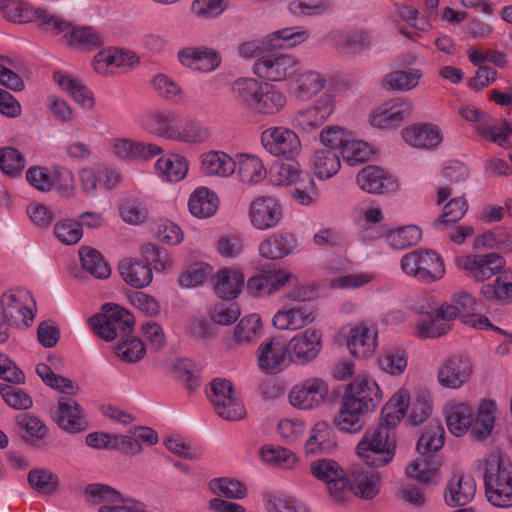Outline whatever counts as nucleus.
Wrapping results in <instances>:
<instances>
[{"mask_svg":"<svg viewBox=\"0 0 512 512\" xmlns=\"http://www.w3.org/2000/svg\"><path fill=\"white\" fill-rule=\"evenodd\" d=\"M359 187L368 193H381L385 188L387 173L380 167L368 165L357 174Z\"/></svg>","mask_w":512,"mask_h":512,"instance_id":"54","label":"nucleus"},{"mask_svg":"<svg viewBox=\"0 0 512 512\" xmlns=\"http://www.w3.org/2000/svg\"><path fill=\"white\" fill-rule=\"evenodd\" d=\"M468 209L467 201L464 197L451 199L443 209V213L433 222L436 230L444 231L449 225L461 220Z\"/></svg>","mask_w":512,"mask_h":512,"instance_id":"55","label":"nucleus"},{"mask_svg":"<svg viewBox=\"0 0 512 512\" xmlns=\"http://www.w3.org/2000/svg\"><path fill=\"white\" fill-rule=\"evenodd\" d=\"M406 475L425 484L436 483L439 480V468L425 459H417L406 468Z\"/></svg>","mask_w":512,"mask_h":512,"instance_id":"62","label":"nucleus"},{"mask_svg":"<svg viewBox=\"0 0 512 512\" xmlns=\"http://www.w3.org/2000/svg\"><path fill=\"white\" fill-rule=\"evenodd\" d=\"M382 477L379 472L355 468L350 474L354 494L364 499H373L381 488Z\"/></svg>","mask_w":512,"mask_h":512,"instance_id":"35","label":"nucleus"},{"mask_svg":"<svg viewBox=\"0 0 512 512\" xmlns=\"http://www.w3.org/2000/svg\"><path fill=\"white\" fill-rule=\"evenodd\" d=\"M55 82L66 91L77 103L85 109H91L94 106L92 92L81 82L72 78L70 75L62 72H55L53 75Z\"/></svg>","mask_w":512,"mask_h":512,"instance_id":"43","label":"nucleus"},{"mask_svg":"<svg viewBox=\"0 0 512 512\" xmlns=\"http://www.w3.org/2000/svg\"><path fill=\"white\" fill-rule=\"evenodd\" d=\"M475 372L471 357L466 354H452L442 360L437 368L438 384L448 390H459L470 383Z\"/></svg>","mask_w":512,"mask_h":512,"instance_id":"8","label":"nucleus"},{"mask_svg":"<svg viewBox=\"0 0 512 512\" xmlns=\"http://www.w3.org/2000/svg\"><path fill=\"white\" fill-rule=\"evenodd\" d=\"M368 412L367 409L355 401H351L343 396L340 410L334 419V423L342 431L358 433L363 427L364 415Z\"/></svg>","mask_w":512,"mask_h":512,"instance_id":"30","label":"nucleus"},{"mask_svg":"<svg viewBox=\"0 0 512 512\" xmlns=\"http://www.w3.org/2000/svg\"><path fill=\"white\" fill-rule=\"evenodd\" d=\"M201 171L207 176L229 177L235 172V158L225 152L211 150L200 156Z\"/></svg>","mask_w":512,"mask_h":512,"instance_id":"33","label":"nucleus"},{"mask_svg":"<svg viewBox=\"0 0 512 512\" xmlns=\"http://www.w3.org/2000/svg\"><path fill=\"white\" fill-rule=\"evenodd\" d=\"M297 247V240L290 233L270 236L259 245V254L266 259L276 260L291 254Z\"/></svg>","mask_w":512,"mask_h":512,"instance_id":"34","label":"nucleus"},{"mask_svg":"<svg viewBox=\"0 0 512 512\" xmlns=\"http://www.w3.org/2000/svg\"><path fill=\"white\" fill-rule=\"evenodd\" d=\"M422 77L423 72L418 68L394 70L385 75L384 82L391 90L411 91L419 85Z\"/></svg>","mask_w":512,"mask_h":512,"instance_id":"48","label":"nucleus"},{"mask_svg":"<svg viewBox=\"0 0 512 512\" xmlns=\"http://www.w3.org/2000/svg\"><path fill=\"white\" fill-rule=\"evenodd\" d=\"M480 293L488 301L512 303V271L499 274L492 283L484 284Z\"/></svg>","mask_w":512,"mask_h":512,"instance_id":"45","label":"nucleus"},{"mask_svg":"<svg viewBox=\"0 0 512 512\" xmlns=\"http://www.w3.org/2000/svg\"><path fill=\"white\" fill-rule=\"evenodd\" d=\"M404 141L418 149H435L443 141L441 128L433 123L414 124L402 131Z\"/></svg>","mask_w":512,"mask_h":512,"instance_id":"23","label":"nucleus"},{"mask_svg":"<svg viewBox=\"0 0 512 512\" xmlns=\"http://www.w3.org/2000/svg\"><path fill=\"white\" fill-rule=\"evenodd\" d=\"M261 457L264 462L282 469H292L297 464V456L282 447H263Z\"/></svg>","mask_w":512,"mask_h":512,"instance_id":"64","label":"nucleus"},{"mask_svg":"<svg viewBox=\"0 0 512 512\" xmlns=\"http://www.w3.org/2000/svg\"><path fill=\"white\" fill-rule=\"evenodd\" d=\"M244 281L245 277L240 271L230 268L222 269L214 278L215 292L223 299H234L241 293Z\"/></svg>","mask_w":512,"mask_h":512,"instance_id":"37","label":"nucleus"},{"mask_svg":"<svg viewBox=\"0 0 512 512\" xmlns=\"http://www.w3.org/2000/svg\"><path fill=\"white\" fill-rule=\"evenodd\" d=\"M46 31L60 35L64 45L83 51L94 50L103 44L102 36L94 27L79 26L58 15H52Z\"/></svg>","mask_w":512,"mask_h":512,"instance_id":"4","label":"nucleus"},{"mask_svg":"<svg viewBox=\"0 0 512 512\" xmlns=\"http://www.w3.org/2000/svg\"><path fill=\"white\" fill-rule=\"evenodd\" d=\"M301 69L300 61L291 54L272 53L258 58L253 72L259 78L280 82L294 77Z\"/></svg>","mask_w":512,"mask_h":512,"instance_id":"9","label":"nucleus"},{"mask_svg":"<svg viewBox=\"0 0 512 512\" xmlns=\"http://www.w3.org/2000/svg\"><path fill=\"white\" fill-rule=\"evenodd\" d=\"M287 343L280 338L265 340L257 350L258 365L262 371L276 373L282 370L289 357Z\"/></svg>","mask_w":512,"mask_h":512,"instance_id":"22","label":"nucleus"},{"mask_svg":"<svg viewBox=\"0 0 512 512\" xmlns=\"http://www.w3.org/2000/svg\"><path fill=\"white\" fill-rule=\"evenodd\" d=\"M287 347L292 361L299 364L309 363L317 358L322 349V334L317 329L308 328L293 336Z\"/></svg>","mask_w":512,"mask_h":512,"instance_id":"15","label":"nucleus"},{"mask_svg":"<svg viewBox=\"0 0 512 512\" xmlns=\"http://www.w3.org/2000/svg\"><path fill=\"white\" fill-rule=\"evenodd\" d=\"M33 302L28 290L22 288L10 289L0 297V309L2 317L11 325L28 326L34 318L30 309Z\"/></svg>","mask_w":512,"mask_h":512,"instance_id":"11","label":"nucleus"},{"mask_svg":"<svg viewBox=\"0 0 512 512\" xmlns=\"http://www.w3.org/2000/svg\"><path fill=\"white\" fill-rule=\"evenodd\" d=\"M409 408V394L406 390L401 389L393 394L389 401L383 406L381 415L384 427H395L405 416Z\"/></svg>","mask_w":512,"mask_h":512,"instance_id":"42","label":"nucleus"},{"mask_svg":"<svg viewBox=\"0 0 512 512\" xmlns=\"http://www.w3.org/2000/svg\"><path fill=\"white\" fill-rule=\"evenodd\" d=\"M476 130L482 137L501 147H507L512 136V125L509 122L503 120L495 124L489 116L477 125Z\"/></svg>","mask_w":512,"mask_h":512,"instance_id":"50","label":"nucleus"},{"mask_svg":"<svg viewBox=\"0 0 512 512\" xmlns=\"http://www.w3.org/2000/svg\"><path fill=\"white\" fill-rule=\"evenodd\" d=\"M336 447L335 435L326 421L317 422L310 431L304 450L308 456L332 452Z\"/></svg>","mask_w":512,"mask_h":512,"instance_id":"28","label":"nucleus"},{"mask_svg":"<svg viewBox=\"0 0 512 512\" xmlns=\"http://www.w3.org/2000/svg\"><path fill=\"white\" fill-rule=\"evenodd\" d=\"M176 113L164 110H153L141 116V127L150 134L170 140Z\"/></svg>","mask_w":512,"mask_h":512,"instance_id":"31","label":"nucleus"},{"mask_svg":"<svg viewBox=\"0 0 512 512\" xmlns=\"http://www.w3.org/2000/svg\"><path fill=\"white\" fill-rule=\"evenodd\" d=\"M413 108L410 100L393 99L381 105L370 116V124L380 129L396 127L412 114Z\"/></svg>","mask_w":512,"mask_h":512,"instance_id":"17","label":"nucleus"},{"mask_svg":"<svg viewBox=\"0 0 512 512\" xmlns=\"http://www.w3.org/2000/svg\"><path fill=\"white\" fill-rule=\"evenodd\" d=\"M119 271L123 280L134 288H144L153 279V272L149 265L131 258L120 262Z\"/></svg>","mask_w":512,"mask_h":512,"instance_id":"39","label":"nucleus"},{"mask_svg":"<svg viewBox=\"0 0 512 512\" xmlns=\"http://www.w3.org/2000/svg\"><path fill=\"white\" fill-rule=\"evenodd\" d=\"M79 257L82 267L92 276L98 279H106L111 274L108 263L99 251L90 247H81Z\"/></svg>","mask_w":512,"mask_h":512,"instance_id":"49","label":"nucleus"},{"mask_svg":"<svg viewBox=\"0 0 512 512\" xmlns=\"http://www.w3.org/2000/svg\"><path fill=\"white\" fill-rule=\"evenodd\" d=\"M487 500L496 507L512 506V463L501 452L488 455L484 473Z\"/></svg>","mask_w":512,"mask_h":512,"instance_id":"2","label":"nucleus"},{"mask_svg":"<svg viewBox=\"0 0 512 512\" xmlns=\"http://www.w3.org/2000/svg\"><path fill=\"white\" fill-rule=\"evenodd\" d=\"M135 320L126 309L116 304H105L102 313L89 319L92 330L106 341L114 340L118 335L127 337L131 333Z\"/></svg>","mask_w":512,"mask_h":512,"instance_id":"5","label":"nucleus"},{"mask_svg":"<svg viewBox=\"0 0 512 512\" xmlns=\"http://www.w3.org/2000/svg\"><path fill=\"white\" fill-rule=\"evenodd\" d=\"M309 163L314 175L320 180L332 178L341 168L338 152L327 148L315 150Z\"/></svg>","mask_w":512,"mask_h":512,"instance_id":"32","label":"nucleus"},{"mask_svg":"<svg viewBox=\"0 0 512 512\" xmlns=\"http://www.w3.org/2000/svg\"><path fill=\"white\" fill-rule=\"evenodd\" d=\"M54 417L58 426L67 432L76 433L86 428L82 408L76 400L70 397L59 399Z\"/></svg>","mask_w":512,"mask_h":512,"instance_id":"26","label":"nucleus"},{"mask_svg":"<svg viewBox=\"0 0 512 512\" xmlns=\"http://www.w3.org/2000/svg\"><path fill=\"white\" fill-rule=\"evenodd\" d=\"M329 396L326 380L312 377L295 385L288 394L289 403L297 409L311 410L320 407Z\"/></svg>","mask_w":512,"mask_h":512,"instance_id":"12","label":"nucleus"},{"mask_svg":"<svg viewBox=\"0 0 512 512\" xmlns=\"http://www.w3.org/2000/svg\"><path fill=\"white\" fill-rule=\"evenodd\" d=\"M372 154L369 144L363 140L348 137L341 149V155L346 164L356 166L366 162Z\"/></svg>","mask_w":512,"mask_h":512,"instance_id":"58","label":"nucleus"},{"mask_svg":"<svg viewBox=\"0 0 512 512\" xmlns=\"http://www.w3.org/2000/svg\"><path fill=\"white\" fill-rule=\"evenodd\" d=\"M264 500L268 512H310L304 503L291 495L268 492Z\"/></svg>","mask_w":512,"mask_h":512,"instance_id":"53","label":"nucleus"},{"mask_svg":"<svg viewBox=\"0 0 512 512\" xmlns=\"http://www.w3.org/2000/svg\"><path fill=\"white\" fill-rule=\"evenodd\" d=\"M326 82L325 76L321 73L305 71L298 75L295 95L301 101H308L325 87Z\"/></svg>","mask_w":512,"mask_h":512,"instance_id":"46","label":"nucleus"},{"mask_svg":"<svg viewBox=\"0 0 512 512\" xmlns=\"http://www.w3.org/2000/svg\"><path fill=\"white\" fill-rule=\"evenodd\" d=\"M248 217L255 229L260 231L270 230L280 223L282 207L276 198L260 196L250 203Z\"/></svg>","mask_w":512,"mask_h":512,"instance_id":"14","label":"nucleus"},{"mask_svg":"<svg viewBox=\"0 0 512 512\" xmlns=\"http://www.w3.org/2000/svg\"><path fill=\"white\" fill-rule=\"evenodd\" d=\"M476 494V482L470 475H454L448 482L444 499L449 506L468 504Z\"/></svg>","mask_w":512,"mask_h":512,"instance_id":"27","label":"nucleus"},{"mask_svg":"<svg viewBox=\"0 0 512 512\" xmlns=\"http://www.w3.org/2000/svg\"><path fill=\"white\" fill-rule=\"evenodd\" d=\"M209 138L208 129L198 120L176 113L170 141L197 145Z\"/></svg>","mask_w":512,"mask_h":512,"instance_id":"24","label":"nucleus"},{"mask_svg":"<svg viewBox=\"0 0 512 512\" xmlns=\"http://www.w3.org/2000/svg\"><path fill=\"white\" fill-rule=\"evenodd\" d=\"M261 327V318L257 314L242 318L234 329L235 342L237 344L252 342L258 337Z\"/></svg>","mask_w":512,"mask_h":512,"instance_id":"63","label":"nucleus"},{"mask_svg":"<svg viewBox=\"0 0 512 512\" xmlns=\"http://www.w3.org/2000/svg\"><path fill=\"white\" fill-rule=\"evenodd\" d=\"M343 396L371 411L381 401L382 393L374 379L358 375L349 383Z\"/></svg>","mask_w":512,"mask_h":512,"instance_id":"20","label":"nucleus"},{"mask_svg":"<svg viewBox=\"0 0 512 512\" xmlns=\"http://www.w3.org/2000/svg\"><path fill=\"white\" fill-rule=\"evenodd\" d=\"M496 404L492 400H482L475 417L474 409L465 401L448 402L443 413L448 430L456 437L465 435L469 430L476 438H488L494 428Z\"/></svg>","mask_w":512,"mask_h":512,"instance_id":"1","label":"nucleus"},{"mask_svg":"<svg viewBox=\"0 0 512 512\" xmlns=\"http://www.w3.org/2000/svg\"><path fill=\"white\" fill-rule=\"evenodd\" d=\"M396 441L392 431L383 424L367 432L356 446V454L368 466L381 468L394 458Z\"/></svg>","mask_w":512,"mask_h":512,"instance_id":"3","label":"nucleus"},{"mask_svg":"<svg viewBox=\"0 0 512 512\" xmlns=\"http://www.w3.org/2000/svg\"><path fill=\"white\" fill-rule=\"evenodd\" d=\"M114 154L121 159L148 161L163 153V149L154 143L139 142L126 138H117L112 144Z\"/></svg>","mask_w":512,"mask_h":512,"instance_id":"25","label":"nucleus"},{"mask_svg":"<svg viewBox=\"0 0 512 512\" xmlns=\"http://www.w3.org/2000/svg\"><path fill=\"white\" fill-rule=\"evenodd\" d=\"M229 0H193L191 15L200 21H210L220 17L228 8Z\"/></svg>","mask_w":512,"mask_h":512,"instance_id":"52","label":"nucleus"},{"mask_svg":"<svg viewBox=\"0 0 512 512\" xmlns=\"http://www.w3.org/2000/svg\"><path fill=\"white\" fill-rule=\"evenodd\" d=\"M156 173L170 182L182 180L188 172V164L185 157L178 154H170L160 157L155 163Z\"/></svg>","mask_w":512,"mask_h":512,"instance_id":"44","label":"nucleus"},{"mask_svg":"<svg viewBox=\"0 0 512 512\" xmlns=\"http://www.w3.org/2000/svg\"><path fill=\"white\" fill-rule=\"evenodd\" d=\"M29 485L38 493L51 495L59 487V478L52 471L44 468L32 469L27 476Z\"/></svg>","mask_w":512,"mask_h":512,"instance_id":"57","label":"nucleus"},{"mask_svg":"<svg viewBox=\"0 0 512 512\" xmlns=\"http://www.w3.org/2000/svg\"><path fill=\"white\" fill-rule=\"evenodd\" d=\"M206 394L221 418L235 421L245 417L246 409L229 380L215 378L211 381Z\"/></svg>","mask_w":512,"mask_h":512,"instance_id":"7","label":"nucleus"},{"mask_svg":"<svg viewBox=\"0 0 512 512\" xmlns=\"http://www.w3.org/2000/svg\"><path fill=\"white\" fill-rule=\"evenodd\" d=\"M208 487L213 494L230 499H242L247 494L246 486L236 479L215 478L209 482Z\"/></svg>","mask_w":512,"mask_h":512,"instance_id":"61","label":"nucleus"},{"mask_svg":"<svg viewBox=\"0 0 512 512\" xmlns=\"http://www.w3.org/2000/svg\"><path fill=\"white\" fill-rule=\"evenodd\" d=\"M0 11L9 21L15 23L37 21L44 30L53 15L43 8H34L22 0H0Z\"/></svg>","mask_w":512,"mask_h":512,"instance_id":"18","label":"nucleus"},{"mask_svg":"<svg viewBox=\"0 0 512 512\" xmlns=\"http://www.w3.org/2000/svg\"><path fill=\"white\" fill-rule=\"evenodd\" d=\"M334 7L333 0H289L288 12L296 17H317Z\"/></svg>","mask_w":512,"mask_h":512,"instance_id":"47","label":"nucleus"},{"mask_svg":"<svg viewBox=\"0 0 512 512\" xmlns=\"http://www.w3.org/2000/svg\"><path fill=\"white\" fill-rule=\"evenodd\" d=\"M261 84L254 78L236 79L230 88L233 99L239 106L252 112Z\"/></svg>","mask_w":512,"mask_h":512,"instance_id":"41","label":"nucleus"},{"mask_svg":"<svg viewBox=\"0 0 512 512\" xmlns=\"http://www.w3.org/2000/svg\"><path fill=\"white\" fill-rule=\"evenodd\" d=\"M293 281H296V277L285 269L269 270L249 278L247 290L253 296L263 297L279 291Z\"/></svg>","mask_w":512,"mask_h":512,"instance_id":"21","label":"nucleus"},{"mask_svg":"<svg viewBox=\"0 0 512 512\" xmlns=\"http://www.w3.org/2000/svg\"><path fill=\"white\" fill-rule=\"evenodd\" d=\"M217 195L207 187H198L189 197L188 208L199 219L213 216L218 209Z\"/></svg>","mask_w":512,"mask_h":512,"instance_id":"38","label":"nucleus"},{"mask_svg":"<svg viewBox=\"0 0 512 512\" xmlns=\"http://www.w3.org/2000/svg\"><path fill=\"white\" fill-rule=\"evenodd\" d=\"M378 346V331L374 325L358 323L350 327L347 347L356 358L367 359L374 355Z\"/></svg>","mask_w":512,"mask_h":512,"instance_id":"16","label":"nucleus"},{"mask_svg":"<svg viewBox=\"0 0 512 512\" xmlns=\"http://www.w3.org/2000/svg\"><path fill=\"white\" fill-rule=\"evenodd\" d=\"M421 237L422 231L418 226L407 225L389 231L386 241L391 248L401 250L416 245Z\"/></svg>","mask_w":512,"mask_h":512,"instance_id":"56","label":"nucleus"},{"mask_svg":"<svg viewBox=\"0 0 512 512\" xmlns=\"http://www.w3.org/2000/svg\"><path fill=\"white\" fill-rule=\"evenodd\" d=\"M316 310L309 304L285 306L273 317V325L279 330L296 331L313 323Z\"/></svg>","mask_w":512,"mask_h":512,"instance_id":"19","label":"nucleus"},{"mask_svg":"<svg viewBox=\"0 0 512 512\" xmlns=\"http://www.w3.org/2000/svg\"><path fill=\"white\" fill-rule=\"evenodd\" d=\"M379 366L390 375L402 374L407 367L405 351L398 347L385 349L379 357Z\"/></svg>","mask_w":512,"mask_h":512,"instance_id":"59","label":"nucleus"},{"mask_svg":"<svg viewBox=\"0 0 512 512\" xmlns=\"http://www.w3.org/2000/svg\"><path fill=\"white\" fill-rule=\"evenodd\" d=\"M120 214L126 223L138 225L148 218L149 211L145 201L135 197H127L122 200Z\"/></svg>","mask_w":512,"mask_h":512,"instance_id":"60","label":"nucleus"},{"mask_svg":"<svg viewBox=\"0 0 512 512\" xmlns=\"http://www.w3.org/2000/svg\"><path fill=\"white\" fill-rule=\"evenodd\" d=\"M401 269L406 275L424 282L441 279L445 274L443 259L427 249H417L403 255Z\"/></svg>","mask_w":512,"mask_h":512,"instance_id":"6","label":"nucleus"},{"mask_svg":"<svg viewBox=\"0 0 512 512\" xmlns=\"http://www.w3.org/2000/svg\"><path fill=\"white\" fill-rule=\"evenodd\" d=\"M287 104L285 94L277 87L262 83L252 113L272 116L278 114Z\"/></svg>","mask_w":512,"mask_h":512,"instance_id":"29","label":"nucleus"},{"mask_svg":"<svg viewBox=\"0 0 512 512\" xmlns=\"http://www.w3.org/2000/svg\"><path fill=\"white\" fill-rule=\"evenodd\" d=\"M235 171L237 170L240 181L244 184L255 185L266 177V168L262 160L250 154H238L235 156Z\"/></svg>","mask_w":512,"mask_h":512,"instance_id":"36","label":"nucleus"},{"mask_svg":"<svg viewBox=\"0 0 512 512\" xmlns=\"http://www.w3.org/2000/svg\"><path fill=\"white\" fill-rule=\"evenodd\" d=\"M457 265L470 278L484 281L498 275L505 267V259L497 253L484 255H465L457 258Z\"/></svg>","mask_w":512,"mask_h":512,"instance_id":"13","label":"nucleus"},{"mask_svg":"<svg viewBox=\"0 0 512 512\" xmlns=\"http://www.w3.org/2000/svg\"><path fill=\"white\" fill-rule=\"evenodd\" d=\"M270 180L278 186H295L301 181H305L307 184L313 183V178L307 172L302 171L296 162L276 165L271 171Z\"/></svg>","mask_w":512,"mask_h":512,"instance_id":"40","label":"nucleus"},{"mask_svg":"<svg viewBox=\"0 0 512 512\" xmlns=\"http://www.w3.org/2000/svg\"><path fill=\"white\" fill-rule=\"evenodd\" d=\"M261 143L265 150L275 157L291 160L301 151V140L297 133L284 126H273L261 134Z\"/></svg>","mask_w":512,"mask_h":512,"instance_id":"10","label":"nucleus"},{"mask_svg":"<svg viewBox=\"0 0 512 512\" xmlns=\"http://www.w3.org/2000/svg\"><path fill=\"white\" fill-rule=\"evenodd\" d=\"M153 90L161 98L172 103H181L185 99V93L181 86L170 76L158 73L151 79Z\"/></svg>","mask_w":512,"mask_h":512,"instance_id":"51","label":"nucleus"}]
</instances>
